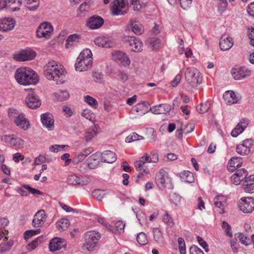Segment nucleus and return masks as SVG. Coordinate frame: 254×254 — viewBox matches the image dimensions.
Listing matches in <instances>:
<instances>
[{
  "label": "nucleus",
  "mask_w": 254,
  "mask_h": 254,
  "mask_svg": "<svg viewBox=\"0 0 254 254\" xmlns=\"http://www.w3.org/2000/svg\"><path fill=\"white\" fill-rule=\"evenodd\" d=\"M147 137L150 142H154L156 139V131L153 128L147 129Z\"/></svg>",
  "instance_id": "nucleus-44"
},
{
  "label": "nucleus",
  "mask_w": 254,
  "mask_h": 254,
  "mask_svg": "<svg viewBox=\"0 0 254 254\" xmlns=\"http://www.w3.org/2000/svg\"><path fill=\"white\" fill-rule=\"evenodd\" d=\"M15 25V21L12 17H3L0 19V31L6 32L13 29Z\"/></svg>",
  "instance_id": "nucleus-16"
},
{
  "label": "nucleus",
  "mask_w": 254,
  "mask_h": 254,
  "mask_svg": "<svg viewBox=\"0 0 254 254\" xmlns=\"http://www.w3.org/2000/svg\"><path fill=\"white\" fill-rule=\"evenodd\" d=\"M235 237L238 239L239 242L245 245L248 246L252 243V239L248 238L244 235L243 233H237L235 234Z\"/></svg>",
  "instance_id": "nucleus-35"
},
{
  "label": "nucleus",
  "mask_w": 254,
  "mask_h": 254,
  "mask_svg": "<svg viewBox=\"0 0 254 254\" xmlns=\"http://www.w3.org/2000/svg\"><path fill=\"white\" fill-rule=\"evenodd\" d=\"M242 164V159L241 157H233L229 161L230 167L236 168V167H240Z\"/></svg>",
  "instance_id": "nucleus-39"
},
{
  "label": "nucleus",
  "mask_w": 254,
  "mask_h": 254,
  "mask_svg": "<svg viewBox=\"0 0 254 254\" xmlns=\"http://www.w3.org/2000/svg\"><path fill=\"white\" fill-rule=\"evenodd\" d=\"M14 123L17 127L21 128L24 130H27L30 127V123L25 117L23 113L20 114L14 120Z\"/></svg>",
  "instance_id": "nucleus-25"
},
{
  "label": "nucleus",
  "mask_w": 254,
  "mask_h": 254,
  "mask_svg": "<svg viewBox=\"0 0 254 254\" xmlns=\"http://www.w3.org/2000/svg\"><path fill=\"white\" fill-rule=\"evenodd\" d=\"M12 245L13 243L10 241L6 243H1L0 244V254L8 252Z\"/></svg>",
  "instance_id": "nucleus-48"
},
{
  "label": "nucleus",
  "mask_w": 254,
  "mask_h": 254,
  "mask_svg": "<svg viewBox=\"0 0 254 254\" xmlns=\"http://www.w3.org/2000/svg\"><path fill=\"white\" fill-rule=\"evenodd\" d=\"M102 153L96 152L90 156L85 162H83L81 165L80 168L86 170L87 168L90 169H95L98 166L100 161L99 159H101ZM101 160V159H100Z\"/></svg>",
  "instance_id": "nucleus-10"
},
{
  "label": "nucleus",
  "mask_w": 254,
  "mask_h": 254,
  "mask_svg": "<svg viewBox=\"0 0 254 254\" xmlns=\"http://www.w3.org/2000/svg\"><path fill=\"white\" fill-rule=\"evenodd\" d=\"M125 227V223L122 221H118L115 224L114 227H113V230L112 232L115 234L122 233L124 232V228Z\"/></svg>",
  "instance_id": "nucleus-34"
},
{
  "label": "nucleus",
  "mask_w": 254,
  "mask_h": 254,
  "mask_svg": "<svg viewBox=\"0 0 254 254\" xmlns=\"http://www.w3.org/2000/svg\"><path fill=\"white\" fill-rule=\"evenodd\" d=\"M79 39V36L78 34H74L72 35H69L67 40H66L65 46L67 48L73 44V42L76 41L77 40V42H78V39Z\"/></svg>",
  "instance_id": "nucleus-45"
},
{
  "label": "nucleus",
  "mask_w": 254,
  "mask_h": 254,
  "mask_svg": "<svg viewBox=\"0 0 254 254\" xmlns=\"http://www.w3.org/2000/svg\"><path fill=\"white\" fill-rule=\"evenodd\" d=\"M163 221L168 226H172L174 225L173 220L171 216L167 213L164 214L162 216Z\"/></svg>",
  "instance_id": "nucleus-57"
},
{
  "label": "nucleus",
  "mask_w": 254,
  "mask_h": 254,
  "mask_svg": "<svg viewBox=\"0 0 254 254\" xmlns=\"http://www.w3.org/2000/svg\"><path fill=\"white\" fill-rule=\"evenodd\" d=\"M223 98L226 103L229 104L237 103L239 100L238 97L235 92L231 90L226 91L223 94Z\"/></svg>",
  "instance_id": "nucleus-27"
},
{
  "label": "nucleus",
  "mask_w": 254,
  "mask_h": 254,
  "mask_svg": "<svg viewBox=\"0 0 254 254\" xmlns=\"http://www.w3.org/2000/svg\"><path fill=\"white\" fill-rule=\"evenodd\" d=\"M105 194L104 190H94L92 192L93 196L98 201H102Z\"/></svg>",
  "instance_id": "nucleus-49"
},
{
  "label": "nucleus",
  "mask_w": 254,
  "mask_h": 254,
  "mask_svg": "<svg viewBox=\"0 0 254 254\" xmlns=\"http://www.w3.org/2000/svg\"><path fill=\"white\" fill-rule=\"evenodd\" d=\"M27 4H32L34 3L33 6H27L26 8L30 11H34L37 9L39 5V0H27Z\"/></svg>",
  "instance_id": "nucleus-53"
},
{
  "label": "nucleus",
  "mask_w": 254,
  "mask_h": 254,
  "mask_svg": "<svg viewBox=\"0 0 254 254\" xmlns=\"http://www.w3.org/2000/svg\"><path fill=\"white\" fill-rule=\"evenodd\" d=\"M46 220L45 211L41 209L37 211L34 216L32 220V225L34 227H41Z\"/></svg>",
  "instance_id": "nucleus-19"
},
{
  "label": "nucleus",
  "mask_w": 254,
  "mask_h": 254,
  "mask_svg": "<svg viewBox=\"0 0 254 254\" xmlns=\"http://www.w3.org/2000/svg\"><path fill=\"white\" fill-rule=\"evenodd\" d=\"M180 176L183 182L191 183L194 181L193 174L189 171H184L181 172Z\"/></svg>",
  "instance_id": "nucleus-32"
},
{
  "label": "nucleus",
  "mask_w": 254,
  "mask_h": 254,
  "mask_svg": "<svg viewBox=\"0 0 254 254\" xmlns=\"http://www.w3.org/2000/svg\"><path fill=\"white\" fill-rule=\"evenodd\" d=\"M171 107L168 104H160L150 107L149 111L154 114H166L170 112Z\"/></svg>",
  "instance_id": "nucleus-21"
},
{
  "label": "nucleus",
  "mask_w": 254,
  "mask_h": 254,
  "mask_svg": "<svg viewBox=\"0 0 254 254\" xmlns=\"http://www.w3.org/2000/svg\"><path fill=\"white\" fill-rule=\"evenodd\" d=\"M240 209L244 213H251L254 209V199L252 197H243L240 199Z\"/></svg>",
  "instance_id": "nucleus-13"
},
{
  "label": "nucleus",
  "mask_w": 254,
  "mask_h": 254,
  "mask_svg": "<svg viewBox=\"0 0 254 254\" xmlns=\"http://www.w3.org/2000/svg\"><path fill=\"white\" fill-rule=\"evenodd\" d=\"M123 41L127 48L130 51L134 52H139L142 50L143 43L140 40L134 36H125Z\"/></svg>",
  "instance_id": "nucleus-8"
},
{
  "label": "nucleus",
  "mask_w": 254,
  "mask_h": 254,
  "mask_svg": "<svg viewBox=\"0 0 254 254\" xmlns=\"http://www.w3.org/2000/svg\"><path fill=\"white\" fill-rule=\"evenodd\" d=\"M84 243L82 246L83 251H93L96 247L100 235L98 232L89 231L84 235Z\"/></svg>",
  "instance_id": "nucleus-3"
},
{
  "label": "nucleus",
  "mask_w": 254,
  "mask_h": 254,
  "mask_svg": "<svg viewBox=\"0 0 254 254\" xmlns=\"http://www.w3.org/2000/svg\"><path fill=\"white\" fill-rule=\"evenodd\" d=\"M111 9L114 15H123L128 10L127 0H115L112 3Z\"/></svg>",
  "instance_id": "nucleus-9"
},
{
  "label": "nucleus",
  "mask_w": 254,
  "mask_h": 254,
  "mask_svg": "<svg viewBox=\"0 0 254 254\" xmlns=\"http://www.w3.org/2000/svg\"><path fill=\"white\" fill-rule=\"evenodd\" d=\"M233 41L232 38L223 36L220 39V48L222 51L229 50L233 45Z\"/></svg>",
  "instance_id": "nucleus-26"
},
{
  "label": "nucleus",
  "mask_w": 254,
  "mask_h": 254,
  "mask_svg": "<svg viewBox=\"0 0 254 254\" xmlns=\"http://www.w3.org/2000/svg\"><path fill=\"white\" fill-rule=\"evenodd\" d=\"M14 77L19 84L23 85L35 84L39 81L37 74L30 68L25 67L18 68Z\"/></svg>",
  "instance_id": "nucleus-1"
},
{
  "label": "nucleus",
  "mask_w": 254,
  "mask_h": 254,
  "mask_svg": "<svg viewBox=\"0 0 254 254\" xmlns=\"http://www.w3.org/2000/svg\"><path fill=\"white\" fill-rule=\"evenodd\" d=\"M36 57V53L32 50H22L14 55V59L20 62L30 61Z\"/></svg>",
  "instance_id": "nucleus-15"
},
{
  "label": "nucleus",
  "mask_w": 254,
  "mask_h": 254,
  "mask_svg": "<svg viewBox=\"0 0 254 254\" xmlns=\"http://www.w3.org/2000/svg\"><path fill=\"white\" fill-rule=\"evenodd\" d=\"M178 242L180 254H186V245L184 239L179 237Z\"/></svg>",
  "instance_id": "nucleus-56"
},
{
  "label": "nucleus",
  "mask_w": 254,
  "mask_h": 254,
  "mask_svg": "<svg viewBox=\"0 0 254 254\" xmlns=\"http://www.w3.org/2000/svg\"><path fill=\"white\" fill-rule=\"evenodd\" d=\"M97 129L96 127L94 125L92 128L89 129L85 133L84 138L86 142L90 141L97 134Z\"/></svg>",
  "instance_id": "nucleus-37"
},
{
  "label": "nucleus",
  "mask_w": 254,
  "mask_h": 254,
  "mask_svg": "<svg viewBox=\"0 0 254 254\" xmlns=\"http://www.w3.org/2000/svg\"><path fill=\"white\" fill-rule=\"evenodd\" d=\"M218 11L221 13L225 11L228 5L227 0H217Z\"/></svg>",
  "instance_id": "nucleus-52"
},
{
  "label": "nucleus",
  "mask_w": 254,
  "mask_h": 254,
  "mask_svg": "<svg viewBox=\"0 0 254 254\" xmlns=\"http://www.w3.org/2000/svg\"><path fill=\"white\" fill-rule=\"evenodd\" d=\"M44 74L45 77L49 80H53L57 81V84H62L63 81L58 79L64 75V67L62 65H58L56 61H52L49 62L44 67Z\"/></svg>",
  "instance_id": "nucleus-2"
},
{
  "label": "nucleus",
  "mask_w": 254,
  "mask_h": 254,
  "mask_svg": "<svg viewBox=\"0 0 254 254\" xmlns=\"http://www.w3.org/2000/svg\"><path fill=\"white\" fill-rule=\"evenodd\" d=\"M92 64V54L89 49L80 52V71L87 70Z\"/></svg>",
  "instance_id": "nucleus-7"
},
{
  "label": "nucleus",
  "mask_w": 254,
  "mask_h": 254,
  "mask_svg": "<svg viewBox=\"0 0 254 254\" xmlns=\"http://www.w3.org/2000/svg\"><path fill=\"white\" fill-rule=\"evenodd\" d=\"M136 218H137L139 224L141 225H143V224H144L146 222V214L141 212H138L136 213Z\"/></svg>",
  "instance_id": "nucleus-59"
},
{
  "label": "nucleus",
  "mask_w": 254,
  "mask_h": 254,
  "mask_svg": "<svg viewBox=\"0 0 254 254\" xmlns=\"http://www.w3.org/2000/svg\"><path fill=\"white\" fill-rule=\"evenodd\" d=\"M155 182L157 186L160 190L165 188L172 190L174 186L172 183L171 178L164 169H161L155 175Z\"/></svg>",
  "instance_id": "nucleus-5"
},
{
  "label": "nucleus",
  "mask_w": 254,
  "mask_h": 254,
  "mask_svg": "<svg viewBox=\"0 0 254 254\" xmlns=\"http://www.w3.org/2000/svg\"><path fill=\"white\" fill-rule=\"evenodd\" d=\"M116 154L111 151L106 150L102 153L101 162L112 163L117 160Z\"/></svg>",
  "instance_id": "nucleus-28"
},
{
  "label": "nucleus",
  "mask_w": 254,
  "mask_h": 254,
  "mask_svg": "<svg viewBox=\"0 0 254 254\" xmlns=\"http://www.w3.org/2000/svg\"><path fill=\"white\" fill-rule=\"evenodd\" d=\"M41 232L40 229H37L36 230H28L26 231L24 234V238L25 240H27L31 237L39 234Z\"/></svg>",
  "instance_id": "nucleus-51"
},
{
  "label": "nucleus",
  "mask_w": 254,
  "mask_h": 254,
  "mask_svg": "<svg viewBox=\"0 0 254 254\" xmlns=\"http://www.w3.org/2000/svg\"><path fill=\"white\" fill-rule=\"evenodd\" d=\"M250 72V70L242 67L233 68L231 71V74L236 80H240L245 78L249 74Z\"/></svg>",
  "instance_id": "nucleus-23"
},
{
  "label": "nucleus",
  "mask_w": 254,
  "mask_h": 254,
  "mask_svg": "<svg viewBox=\"0 0 254 254\" xmlns=\"http://www.w3.org/2000/svg\"><path fill=\"white\" fill-rule=\"evenodd\" d=\"M209 109L208 105L206 103H201L199 105V107H197V111L200 114H203L206 112Z\"/></svg>",
  "instance_id": "nucleus-63"
},
{
  "label": "nucleus",
  "mask_w": 254,
  "mask_h": 254,
  "mask_svg": "<svg viewBox=\"0 0 254 254\" xmlns=\"http://www.w3.org/2000/svg\"><path fill=\"white\" fill-rule=\"evenodd\" d=\"M170 197L171 202L174 203L176 206H177L181 201V196L176 193L170 194Z\"/></svg>",
  "instance_id": "nucleus-58"
},
{
  "label": "nucleus",
  "mask_w": 254,
  "mask_h": 254,
  "mask_svg": "<svg viewBox=\"0 0 254 254\" xmlns=\"http://www.w3.org/2000/svg\"><path fill=\"white\" fill-rule=\"evenodd\" d=\"M67 182L68 184L70 185H79V179L76 175H71L68 177Z\"/></svg>",
  "instance_id": "nucleus-54"
},
{
  "label": "nucleus",
  "mask_w": 254,
  "mask_h": 254,
  "mask_svg": "<svg viewBox=\"0 0 254 254\" xmlns=\"http://www.w3.org/2000/svg\"><path fill=\"white\" fill-rule=\"evenodd\" d=\"M248 174V172L245 169L242 168L237 169L234 174L237 175L242 181L244 180L245 182H248V181L246 180Z\"/></svg>",
  "instance_id": "nucleus-42"
},
{
  "label": "nucleus",
  "mask_w": 254,
  "mask_h": 254,
  "mask_svg": "<svg viewBox=\"0 0 254 254\" xmlns=\"http://www.w3.org/2000/svg\"><path fill=\"white\" fill-rule=\"evenodd\" d=\"M66 245L64 240L62 239L55 238L51 240L49 244V249L52 252L61 250Z\"/></svg>",
  "instance_id": "nucleus-24"
},
{
  "label": "nucleus",
  "mask_w": 254,
  "mask_h": 254,
  "mask_svg": "<svg viewBox=\"0 0 254 254\" xmlns=\"http://www.w3.org/2000/svg\"><path fill=\"white\" fill-rule=\"evenodd\" d=\"M1 140L11 147L20 148L24 145V140L15 135H5L1 137Z\"/></svg>",
  "instance_id": "nucleus-12"
},
{
  "label": "nucleus",
  "mask_w": 254,
  "mask_h": 254,
  "mask_svg": "<svg viewBox=\"0 0 254 254\" xmlns=\"http://www.w3.org/2000/svg\"><path fill=\"white\" fill-rule=\"evenodd\" d=\"M57 227L60 231L66 230L69 225V220L65 218L61 219L57 222Z\"/></svg>",
  "instance_id": "nucleus-33"
},
{
  "label": "nucleus",
  "mask_w": 254,
  "mask_h": 254,
  "mask_svg": "<svg viewBox=\"0 0 254 254\" xmlns=\"http://www.w3.org/2000/svg\"><path fill=\"white\" fill-rule=\"evenodd\" d=\"M95 44L99 47L108 48L112 46V43L108 38L99 37L95 39Z\"/></svg>",
  "instance_id": "nucleus-29"
},
{
  "label": "nucleus",
  "mask_w": 254,
  "mask_h": 254,
  "mask_svg": "<svg viewBox=\"0 0 254 254\" xmlns=\"http://www.w3.org/2000/svg\"><path fill=\"white\" fill-rule=\"evenodd\" d=\"M224 200V198L222 195H217L214 199V204L219 209L218 211L221 214L224 213V206L226 202L223 201Z\"/></svg>",
  "instance_id": "nucleus-30"
},
{
  "label": "nucleus",
  "mask_w": 254,
  "mask_h": 254,
  "mask_svg": "<svg viewBox=\"0 0 254 254\" xmlns=\"http://www.w3.org/2000/svg\"><path fill=\"white\" fill-rule=\"evenodd\" d=\"M244 189L246 192L249 193L254 192V183L247 184L244 185Z\"/></svg>",
  "instance_id": "nucleus-64"
},
{
  "label": "nucleus",
  "mask_w": 254,
  "mask_h": 254,
  "mask_svg": "<svg viewBox=\"0 0 254 254\" xmlns=\"http://www.w3.org/2000/svg\"><path fill=\"white\" fill-rule=\"evenodd\" d=\"M190 254H204V253L197 246L192 245L190 248Z\"/></svg>",
  "instance_id": "nucleus-62"
},
{
  "label": "nucleus",
  "mask_w": 254,
  "mask_h": 254,
  "mask_svg": "<svg viewBox=\"0 0 254 254\" xmlns=\"http://www.w3.org/2000/svg\"><path fill=\"white\" fill-rule=\"evenodd\" d=\"M93 3L92 0H84L80 4V14L83 12L88 11L91 4Z\"/></svg>",
  "instance_id": "nucleus-43"
},
{
  "label": "nucleus",
  "mask_w": 254,
  "mask_h": 254,
  "mask_svg": "<svg viewBox=\"0 0 254 254\" xmlns=\"http://www.w3.org/2000/svg\"><path fill=\"white\" fill-rule=\"evenodd\" d=\"M186 81L192 87H196L202 82V77L198 69L191 67L186 69L185 72Z\"/></svg>",
  "instance_id": "nucleus-6"
},
{
  "label": "nucleus",
  "mask_w": 254,
  "mask_h": 254,
  "mask_svg": "<svg viewBox=\"0 0 254 254\" xmlns=\"http://www.w3.org/2000/svg\"><path fill=\"white\" fill-rule=\"evenodd\" d=\"M253 144V139L248 138L244 140L242 143L237 146L236 151L241 155H246L250 153Z\"/></svg>",
  "instance_id": "nucleus-14"
},
{
  "label": "nucleus",
  "mask_w": 254,
  "mask_h": 254,
  "mask_svg": "<svg viewBox=\"0 0 254 254\" xmlns=\"http://www.w3.org/2000/svg\"><path fill=\"white\" fill-rule=\"evenodd\" d=\"M130 26L132 31L136 35H141L144 31L143 26L135 20H131L130 21Z\"/></svg>",
  "instance_id": "nucleus-31"
},
{
  "label": "nucleus",
  "mask_w": 254,
  "mask_h": 254,
  "mask_svg": "<svg viewBox=\"0 0 254 254\" xmlns=\"http://www.w3.org/2000/svg\"><path fill=\"white\" fill-rule=\"evenodd\" d=\"M41 120L44 127L49 130H53L54 128V121L51 114L48 113L41 115Z\"/></svg>",
  "instance_id": "nucleus-22"
},
{
  "label": "nucleus",
  "mask_w": 254,
  "mask_h": 254,
  "mask_svg": "<svg viewBox=\"0 0 254 254\" xmlns=\"http://www.w3.org/2000/svg\"><path fill=\"white\" fill-rule=\"evenodd\" d=\"M104 22V20L101 16L93 15L89 18L86 25L91 29H95L101 27Z\"/></svg>",
  "instance_id": "nucleus-20"
},
{
  "label": "nucleus",
  "mask_w": 254,
  "mask_h": 254,
  "mask_svg": "<svg viewBox=\"0 0 254 254\" xmlns=\"http://www.w3.org/2000/svg\"><path fill=\"white\" fill-rule=\"evenodd\" d=\"M25 102L27 106L32 109L37 108L41 104L38 96L33 91L28 94Z\"/></svg>",
  "instance_id": "nucleus-17"
},
{
  "label": "nucleus",
  "mask_w": 254,
  "mask_h": 254,
  "mask_svg": "<svg viewBox=\"0 0 254 254\" xmlns=\"http://www.w3.org/2000/svg\"><path fill=\"white\" fill-rule=\"evenodd\" d=\"M84 100L85 102L88 104V105L94 107V108H97L98 102L97 100L92 97L89 95H86L84 96Z\"/></svg>",
  "instance_id": "nucleus-46"
},
{
  "label": "nucleus",
  "mask_w": 254,
  "mask_h": 254,
  "mask_svg": "<svg viewBox=\"0 0 254 254\" xmlns=\"http://www.w3.org/2000/svg\"><path fill=\"white\" fill-rule=\"evenodd\" d=\"M153 233L155 241L158 243H163L164 237L160 229L157 228H154L153 229Z\"/></svg>",
  "instance_id": "nucleus-36"
},
{
  "label": "nucleus",
  "mask_w": 254,
  "mask_h": 254,
  "mask_svg": "<svg viewBox=\"0 0 254 254\" xmlns=\"http://www.w3.org/2000/svg\"><path fill=\"white\" fill-rule=\"evenodd\" d=\"M82 116L92 123L95 121V114L89 109L84 110L82 113Z\"/></svg>",
  "instance_id": "nucleus-38"
},
{
  "label": "nucleus",
  "mask_w": 254,
  "mask_h": 254,
  "mask_svg": "<svg viewBox=\"0 0 254 254\" xmlns=\"http://www.w3.org/2000/svg\"><path fill=\"white\" fill-rule=\"evenodd\" d=\"M136 240L139 244L142 245H145L148 243L147 237L143 232H140L137 235Z\"/></svg>",
  "instance_id": "nucleus-50"
},
{
  "label": "nucleus",
  "mask_w": 254,
  "mask_h": 254,
  "mask_svg": "<svg viewBox=\"0 0 254 254\" xmlns=\"http://www.w3.org/2000/svg\"><path fill=\"white\" fill-rule=\"evenodd\" d=\"M22 188L26 190H27L28 193H31L33 194H42V192L39 190L36 189L35 188L31 187L29 185H23L22 186Z\"/></svg>",
  "instance_id": "nucleus-55"
},
{
  "label": "nucleus",
  "mask_w": 254,
  "mask_h": 254,
  "mask_svg": "<svg viewBox=\"0 0 254 254\" xmlns=\"http://www.w3.org/2000/svg\"><path fill=\"white\" fill-rule=\"evenodd\" d=\"M53 31V27L48 22H44L41 23L36 30L37 36L38 38H44L48 39Z\"/></svg>",
  "instance_id": "nucleus-11"
},
{
  "label": "nucleus",
  "mask_w": 254,
  "mask_h": 254,
  "mask_svg": "<svg viewBox=\"0 0 254 254\" xmlns=\"http://www.w3.org/2000/svg\"><path fill=\"white\" fill-rule=\"evenodd\" d=\"M44 237L43 235L38 237L33 241H32L29 244L28 246L31 247V250H34L36 247L43 242Z\"/></svg>",
  "instance_id": "nucleus-47"
},
{
  "label": "nucleus",
  "mask_w": 254,
  "mask_h": 254,
  "mask_svg": "<svg viewBox=\"0 0 254 254\" xmlns=\"http://www.w3.org/2000/svg\"><path fill=\"white\" fill-rule=\"evenodd\" d=\"M158 161V156L157 151L153 150L151 153V156L146 154L141 157L139 160L134 162V166L138 171H142L146 174L149 171L147 170L144 165L146 163H156Z\"/></svg>",
  "instance_id": "nucleus-4"
},
{
  "label": "nucleus",
  "mask_w": 254,
  "mask_h": 254,
  "mask_svg": "<svg viewBox=\"0 0 254 254\" xmlns=\"http://www.w3.org/2000/svg\"><path fill=\"white\" fill-rule=\"evenodd\" d=\"M222 227L224 230H225L227 236L232 237L231 226L227 222L224 221H223L222 223Z\"/></svg>",
  "instance_id": "nucleus-60"
},
{
  "label": "nucleus",
  "mask_w": 254,
  "mask_h": 254,
  "mask_svg": "<svg viewBox=\"0 0 254 254\" xmlns=\"http://www.w3.org/2000/svg\"><path fill=\"white\" fill-rule=\"evenodd\" d=\"M65 147H68V145L55 144L50 146L49 149L51 152H58L59 151L63 150Z\"/></svg>",
  "instance_id": "nucleus-61"
},
{
  "label": "nucleus",
  "mask_w": 254,
  "mask_h": 254,
  "mask_svg": "<svg viewBox=\"0 0 254 254\" xmlns=\"http://www.w3.org/2000/svg\"><path fill=\"white\" fill-rule=\"evenodd\" d=\"M55 95L59 101L66 100L69 96L68 93L65 90L57 92L55 93Z\"/></svg>",
  "instance_id": "nucleus-41"
},
{
  "label": "nucleus",
  "mask_w": 254,
  "mask_h": 254,
  "mask_svg": "<svg viewBox=\"0 0 254 254\" xmlns=\"http://www.w3.org/2000/svg\"><path fill=\"white\" fill-rule=\"evenodd\" d=\"M113 60L122 66H126L130 64V60L126 54L121 51H117L112 55Z\"/></svg>",
  "instance_id": "nucleus-18"
},
{
  "label": "nucleus",
  "mask_w": 254,
  "mask_h": 254,
  "mask_svg": "<svg viewBox=\"0 0 254 254\" xmlns=\"http://www.w3.org/2000/svg\"><path fill=\"white\" fill-rule=\"evenodd\" d=\"M246 127V126H242L241 123H239L236 127L231 131V134L233 137H236L241 133Z\"/></svg>",
  "instance_id": "nucleus-40"
}]
</instances>
